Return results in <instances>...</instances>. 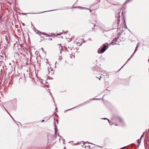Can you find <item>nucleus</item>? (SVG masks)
<instances>
[{"label": "nucleus", "instance_id": "e433bc0d", "mask_svg": "<svg viewBox=\"0 0 149 149\" xmlns=\"http://www.w3.org/2000/svg\"><path fill=\"white\" fill-rule=\"evenodd\" d=\"M116 125L117 126V125H118L116 124Z\"/></svg>", "mask_w": 149, "mask_h": 149}, {"label": "nucleus", "instance_id": "c85d7f7f", "mask_svg": "<svg viewBox=\"0 0 149 149\" xmlns=\"http://www.w3.org/2000/svg\"><path fill=\"white\" fill-rule=\"evenodd\" d=\"M49 136H47V137H48V141L49 140Z\"/></svg>", "mask_w": 149, "mask_h": 149}, {"label": "nucleus", "instance_id": "dca6fc26", "mask_svg": "<svg viewBox=\"0 0 149 149\" xmlns=\"http://www.w3.org/2000/svg\"><path fill=\"white\" fill-rule=\"evenodd\" d=\"M144 132L143 133V134L141 136V137L140 138V139H142V138L144 136Z\"/></svg>", "mask_w": 149, "mask_h": 149}, {"label": "nucleus", "instance_id": "9d476101", "mask_svg": "<svg viewBox=\"0 0 149 149\" xmlns=\"http://www.w3.org/2000/svg\"><path fill=\"white\" fill-rule=\"evenodd\" d=\"M141 139H139L138 140V142L139 143V145L140 143L141 142Z\"/></svg>", "mask_w": 149, "mask_h": 149}, {"label": "nucleus", "instance_id": "393cba45", "mask_svg": "<svg viewBox=\"0 0 149 149\" xmlns=\"http://www.w3.org/2000/svg\"><path fill=\"white\" fill-rule=\"evenodd\" d=\"M86 143H88V144H89V143H91V144H92L91 143H89V142H88V141H87L86 142Z\"/></svg>", "mask_w": 149, "mask_h": 149}, {"label": "nucleus", "instance_id": "bb28decb", "mask_svg": "<svg viewBox=\"0 0 149 149\" xmlns=\"http://www.w3.org/2000/svg\"><path fill=\"white\" fill-rule=\"evenodd\" d=\"M134 54V53L132 54V56H131V57L133 56V55Z\"/></svg>", "mask_w": 149, "mask_h": 149}, {"label": "nucleus", "instance_id": "39448f33", "mask_svg": "<svg viewBox=\"0 0 149 149\" xmlns=\"http://www.w3.org/2000/svg\"><path fill=\"white\" fill-rule=\"evenodd\" d=\"M117 119L118 120L120 121V122L121 123L122 125H124V122L122 118L119 116H118L117 117Z\"/></svg>", "mask_w": 149, "mask_h": 149}, {"label": "nucleus", "instance_id": "ddd939ff", "mask_svg": "<svg viewBox=\"0 0 149 149\" xmlns=\"http://www.w3.org/2000/svg\"><path fill=\"white\" fill-rule=\"evenodd\" d=\"M117 23H118V24H119V22H120V19L119 18H118V19H117Z\"/></svg>", "mask_w": 149, "mask_h": 149}, {"label": "nucleus", "instance_id": "5701e85b", "mask_svg": "<svg viewBox=\"0 0 149 149\" xmlns=\"http://www.w3.org/2000/svg\"><path fill=\"white\" fill-rule=\"evenodd\" d=\"M139 43H138L137 44V46L136 47V48H138V47H139Z\"/></svg>", "mask_w": 149, "mask_h": 149}, {"label": "nucleus", "instance_id": "b1692460", "mask_svg": "<svg viewBox=\"0 0 149 149\" xmlns=\"http://www.w3.org/2000/svg\"><path fill=\"white\" fill-rule=\"evenodd\" d=\"M81 144V143H79V142H78V143H77V145H79V144Z\"/></svg>", "mask_w": 149, "mask_h": 149}, {"label": "nucleus", "instance_id": "2eb2a0df", "mask_svg": "<svg viewBox=\"0 0 149 149\" xmlns=\"http://www.w3.org/2000/svg\"><path fill=\"white\" fill-rule=\"evenodd\" d=\"M137 48H136V49H135V51H134V54L135 53V52H136V51L138 50L137 49Z\"/></svg>", "mask_w": 149, "mask_h": 149}, {"label": "nucleus", "instance_id": "f257e3e1", "mask_svg": "<svg viewBox=\"0 0 149 149\" xmlns=\"http://www.w3.org/2000/svg\"><path fill=\"white\" fill-rule=\"evenodd\" d=\"M107 46L106 45H103V47L101 49H99L98 50L97 52L99 54H102L107 49Z\"/></svg>", "mask_w": 149, "mask_h": 149}, {"label": "nucleus", "instance_id": "aec40b11", "mask_svg": "<svg viewBox=\"0 0 149 149\" xmlns=\"http://www.w3.org/2000/svg\"><path fill=\"white\" fill-rule=\"evenodd\" d=\"M44 35L46 36H49V37L50 36L48 35V34L47 33H45Z\"/></svg>", "mask_w": 149, "mask_h": 149}, {"label": "nucleus", "instance_id": "f8f14e48", "mask_svg": "<svg viewBox=\"0 0 149 149\" xmlns=\"http://www.w3.org/2000/svg\"><path fill=\"white\" fill-rule=\"evenodd\" d=\"M103 119H104V120H108L109 121V123H110L109 122V119H108L107 118H102Z\"/></svg>", "mask_w": 149, "mask_h": 149}, {"label": "nucleus", "instance_id": "a19ab883", "mask_svg": "<svg viewBox=\"0 0 149 149\" xmlns=\"http://www.w3.org/2000/svg\"><path fill=\"white\" fill-rule=\"evenodd\" d=\"M148 130L149 131V129H148Z\"/></svg>", "mask_w": 149, "mask_h": 149}, {"label": "nucleus", "instance_id": "f704fd0d", "mask_svg": "<svg viewBox=\"0 0 149 149\" xmlns=\"http://www.w3.org/2000/svg\"><path fill=\"white\" fill-rule=\"evenodd\" d=\"M118 16L119 17H120V16L119 15H118Z\"/></svg>", "mask_w": 149, "mask_h": 149}, {"label": "nucleus", "instance_id": "412c9836", "mask_svg": "<svg viewBox=\"0 0 149 149\" xmlns=\"http://www.w3.org/2000/svg\"><path fill=\"white\" fill-rule=\"evenodd\" d=\"M62 33H61V34H58L56 35L57 36H60L61 34H62Z\"/></svg>", "mask_w": 149, "mask_h": 149}, {"label": "nucleus", "instance_id": "72a5a7b5", "mask_svg": "<svg viewBox=\"0 0 149 149\" xmlns=\"http://www.w3.org/2000/svg\"><path fill=\"white\" fill-rule=\"evenodd\" d=\"M41 49L42 50H43V48H41Z\"/></svg>", "mask_w": 149, "mask_h": 149}, {"label": "nucleus", "instance_id": "9b49d317", "mask_svg": "<svg viewBox=\"0 0 149 149\" xmlns=\"http://www.w3.org/2000/svg\"><path fill=\"white\" fill-rule=\"evenodd\" d=\"M5 109L6 110V111H7V113H8V114H9V115H10V116L13 119V117H12V116H11V115L10 114V113H9V112H8V111H7V110H6L5 108Z\"/></svg>", "mask_w": 149, "mask_h": 149}, {"label": "nucleus", "instance_id": "58836bf2", "mask_svg": "<svg viewBox=\"0 0 149 149\" xmlns=\"http://www.w3.org/2000/svg\"><path fill=\"white\" fill-rule=\"evenodd\" d=\"M13 119L14 120V121H15V120H14L13 118Z\"/></svg>", "mask_w": 149, "mask_h": 149}, {"label": "nucleus", "instance_id": "4468645a", "mask_svg": "<svg viewBox=\"0 0 149 149\" xmlns=\"http://www.w3.org/2000/svg\"><path fill=\"white\" fill-rule=\"evenodd\" d=\"M55 133H56V130H57L56 129V125H55Z\"/></svg>", "mask_w": 149, "mask_h": 149}, {"label": "nucleus", "instance_id": "6ab92c4d", "mask_svg": "<svg viewBox=\"0 0 149 149\" xmlns=\"http://www.w3.org/2000/svg\"><path fill=\"white\" fill-rule=\"evenodd\" d=\"M130 1V0H127L125 2V3H127V2H129Z\"/></svg>", "mask_w": 149, "mask_h": 149}, {"label": "nucleus", "instance_id": "2f4dec72", "mask_svg": "<svg viewBox=\"0 0 149 149\" xmlns=\"http://www.w3.org/2000/svg\"><path fill=\"white\" fill-rule=\"evenodd\" d=\"M68 32V31H66L65 32L66 33H67Z\"/></svg>", "mask_w": 149, "mask_h": 149}, {"label": "nucleus", "instance_id": "a211bd4d", "mask_svg": "<svg viewBox=\"0 0 149 149\" xmlns=\"http://www.w3.org/2000/svg\"><path fill=\"white\" fill-rule=\"evenodd\" d=\"M100 99H97V98H93L92 99V100H100Z\"/></svg>", "mask_w": 149, "mask_h": 149}, {"label": "nucleus", "instance_id": "f03ea898", "mask_svg": "<svg viewBox=\"0 0 149 149\" xmlns=\"http://www.w3.org/2000/svg\"><path fill=\"white\" fill-rule=\"evenodd\" d=\"M94 70L96 71L99 72L103 73V72H104L105 71L102 70L101 68L99 67L97 65H96L93 68Z\"/></svg>", "mask_w": 149, "mask_h": 149}, {"label": "nucleus", "instance_id": "cd10ccee", "mask_svg": "<svg viewBox=\"0 0 149 149\" xmlns=\"http://www.w3.org/2000/svg\"><path fill=\"white\" fill-rule=\"evenodd\" d=\"M44 120H42V121H41V122H44Z\"/></svg>", "mask_w": 149, "mask_h": 149}, {"label": "nucleus", "instance_id": "f3484780", "mask_svg": "<svg viewBox=\"0 0 149 149\" xmlns=\"http://www.w3.org/2000/svg\"><path fill=\"white\" fill-rule=\"evenodd\" d=\"M27 13H21V14L22 15H26L27 14Z\"/></svg>", "mask_w": 149, "mask_h": 149}, {"label": "nucleus", "instance_id": "a878e982", "mask_svg": "<svg viewBox=\"0 0 149 149\" xmlns=\"http://www.w3.org/2000/svg\"><path fill=\"white\" fill-rule=\"evenodd\" d=\"M22 24L23 26H25V24L24 23H22Z\"/></svg>", "mask_w": 149, "mask_h": 149}, {"label": "nucleus", "instance_id": "6e6552de", "mask_svg": "<svg viewBox=\"0 0 149 149\" xmlns=\"http://www.w3.org/2000/svg\"><path fill=\"white\" fill-rule=\"evenodd\" d=\"M49 10V11H44L43 12H41L40 13H45V12H48L52 11H55V10Z\"/></svg>", "mask_w": 149, "mask_h": 149}, {"label": "nucleus", "instance_id": "c756f323", "mask_svg": "<svg viewBox=\"0 0 149 149\" xmlns=\"http://www.w3.org/2000/svg\"><path fill=\"white\" fill-rule=\"evenodd\" d=\"M63 140L64 141H65V140H64V139H63ZM63 143H64V144H65V143H64V142H63Z\"/></svg>", "mask_w": 149, "mask_h": 149}, {"label": "nucleus", "instance_id": "7ed1b4c3", "mask_svg": "<svg viewBox=\"0 0 149 149\" xmlns=\"http://www.w3.org/2000/svg\"><path fill=\"white\" fill-rule=\"evenodd\" d=\"M118 38H115L113 40H112V42L111 43V45H114L117 44V43H115L118 41Z\"/></svg>", "mask_w": 149, "mask_h": 149}, {"label": "nucleus", "instance_id": "423d86ee", "mask_svg": "<svg viewBox=\"0 0 149 149\" xmlns=\"http://www.w3.org/2000/svg\"><path fill=\"white\" fill-rule=\"evenodd\" d=\"M77 8H79L81 9H86L87 10H90V12H91V10H90L88 8H84V7H80V6H78L77 7Z\"/></svg>", "mask_w": 149, "mask_h": 149}, {"label": "nucleus", "instance_id": "0eeeda50", "mask_svg": "<svg viewBox=\"0 0 149 149\" xmlns=\"http://www.w3.org/2000/svg\"><path fill=\"white\" fill-rule=\"evenodd\" d=\"M66 50L68 52H70L72 50V48L68 47V48H66Z\"/></svg>", "mask_w": 149, "mask_h": 149}, {"label": "nucleus", "instance_id": "20e7f679", "mask_svg": "<svg viewBox=\"0 0 149 149\" xmlns=\"http://www.w3.org/2000/svg\"><path fill=\"white\" fill-rule=\"evenodd\" d=\"M88 102V101H86V102H84L83 103H82V104H80L79 105H78L77 106H76V107H73V108H71V109H68L67 110H65V111H64V112H66L67 111H68V110H71V109H74V108H76V107H78L80 106L81 105L83 104H86V103Z\"/></svg>", "mask_w": 149, "mask_h": 149}, {"label": "nucleus", "instance_id": "4be33fe9", "mask_svg": "<svg viewBox=\"0 0 149 149\" xmlns=\"http://www.w3.org/2000/svg\"><path fill=\"white\" fill-rule=\"evenodd\" d=\"M126 146H125L122 148H121V149H125Z\"/></svg>", "mask_w": 149, "mask_h": 149}, {"label": "nucleus", "instance_id": "7c9ffc66", "mask_svg": "<svg viewBox=\"0 0 149 149\" xmlns=\"http://www.w3.org/2000/svg\"><path fill=\"white\" fill-rule=\"evenodd\" d=\"M102 78L101 76H100V78L99 79V80H100V79Z\"/></svg>", "mask_w": 149, "mask_h": 149}, {"label": "nucleus", "instance_id": "1a4fd4ad", "mask_svg": "<svg viewBox=\"0 0 149 149\" xmlns=\"http://www.w3.org/2000/svg\"><path fill=\"white\" fill-rule=\"evenodd\" d=\"M131 58V57H130V58H129V59H128V60L126 62V63L124 64V65H123V66L121 67V68L119 70H120V69H121V68H123V67L125 65L126 63L127 62V61H129V60H130V59Z\"/></svg>", "mask_w": 149, "mask_h": 149}, {"label": "nucleus", "instance_id": "c9c22d12", "mask_svg": "<svg viewBox=\"0 0 149 149\" xmlns=\"http://www.w3.org/2000/svg\"><path fill=\"white\" fill-rule=\"evenodd\" d=\"M86 143H84V145Z\"/></svg>", "mask_w": 149, "mask_h": 149}, {"label": "nucleus", "instance_id": "4c0bfd02", "mask_svg": "<svg viewBox=\"0 0 149 149\" xmlns=\"http://www.w3.org/2000/svg\"><path fill=\"white\" fill-rule=\"evenodd\" d=\"M79 46H80V45H81V44H80V45H78Z\"/></svg>", "mask_w": 149, "mask_h": 149}, {"label": "nucleus", "instance_id": "473e14b6", "mask_svg": "<svg viewBox=\"0 0 149 149\" xmlns=\"http://www.w3.org/2000/svg\"><path fill=\"white\" fill-rule=\"evenodd\" d=\"M57 110V108H55V110Z\"/></svg>", "mask_w": 149, "mask_h": 149}, {"label": "nucleus", "instance_id": "ea45409f", "mask_svg": "<svg viewBox=\"0 0 149 149\" xmlns=\"http://www.w3.org/2000/svg\"><path fill=\"white\" fill-rule=\"evenodd\" d=\"M61 51H60V54L61 53Z\"/></svg>", "mask_w": 149, "mask_h": 149}]
</instances>
